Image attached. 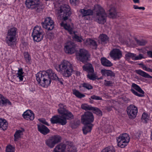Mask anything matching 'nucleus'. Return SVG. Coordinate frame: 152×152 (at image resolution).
Instances as JSON below:
<instances>
[{"instance_id": "1", "label": "nucleus", "mask_w": 152, "mask_h": 152, "mask_svg": "<svg viewBox=\"0 0 152 152\" xmlns=\"http://www.w3.org/2000/svg\"><path fill=\"white\" fill-rule=\"evenodd\" d=\"M57 75L51 69L46 71H40L36 74V79L39 84L44 87L50 85L52 79L55 80Z\"/></svg>"}, {"instance_id": "2", "label": "nucleus", "mask_w": 152, "mask_h": 152, "mask_svg": "<svg viewBox=\"0 0 152 152\" xmlns=\"http://www.w3.org/2000/svg\"><path fill=\"white\" fill-rule=\"evenodd\" d=\"M55 69L63 76L67 77H69L71 75L73 70L72 65L66 60L64 61L60 64L56 66Z\"/></svg>"}, {"instance_id": "3", "label": "nucleus", "mask_w": 152, "mask_h": 152, "mask_svg": "<svg viewBox=\"0 0 152 152\" xmlns=\"http://www.w3.org/2000/svg\"><path fill=\"white\" fill-rule=\"evenodd\" d=\"M17 30V28L15 27L8 30L5 38V41L8 46L12 47H14L16 40Z\"/></svg>"}, {"instance_id": "4", "label": "nucleus", "mask_w": 152, "mask_h": 152, "mask_svg": "<svg viewBox=\"0 0 152 152\" xmlns=\"http://www.w3.org/2000/svg\"><path fill=\"white\" fill-rule=\"evenodd\" d=\"M69 6L66 4H63L56 9V12L60 17L65 21L68 19L72 14Z\"/></svg>"}, {"instance_id": "5", "label": "nucleus", "mask_w": 152, "mask_h": 152, "mask_svg": "<svg viewBox=\"0 0 152 152\" xmlns=\"http://www.w3.org/2000/svg\"><path fill=\"white\" fill-rule=\"evenodd\" d=\"M96 14V21L99 24H103L106 21L107 15L104 10L99 5H97L95 8Z\"/></svg>"}, {"instance_id": "6", "label": "nucleus", "mask_w": 152, "mask_h": 152, "mask_svg": "<svg viewBox=\"0 0 152 152\" xmlns=\"http://www.w3.org/2000/svg\"><path fill=\"white\" fill-rule=\"evenodd\" d=\"M25 4L28 9L39 12L42 10V4L40 0H26Z\"/></svg>"}, {"instance_id": "7", "label": "nucleus", "mask_w": 152, "mask_h": 152, "mask_svg": "<svg viewBox=\"0 0 152 152\" xmlns=\"http://www.w3.org/2000/svg\"><path fill=\"white\" fill-rule=\"evenodd\" d=\"M82 68L83 70L88 73L86 75L87 78L92 80H94L97 79V76L94 73V67L91 64H85L83 66Z\"/></svg>"}, {"instance_id": "8", "label": "nucleus", "mask_w": 152, "mask_h": 152, "mask_svg": "<svg viewBox=\"0 0 152 152\" xmlns=\"http://www.w3.org/2000/svg\"><path fill=\"white\" fill-rule=\"evenodd\" d=\"M44 34L40 26H36L33 30L32 36L34 41L38 42L43 39Z\"/></svg>"}, {"instance_id": "9", "label": "nucleus", "mask_w": 152, "mask_h": 152, "mask_svg": "<svg viewBox=\"0 0 152 152\" xmlns=\"http://www.w3.org/2000/svg\"><path fill=\"white\" fill-rule=\"evenodd\" d=\"M76 56L77 59L83 63L87 62L90 57V55L88 52L84 49H80L76 52Z\"/></svg>"}, {"instance_id": "10", "label": "nucleus", "mask_w": 152, "mask_h": 152, "mask_svg": "<svg viewBox=\"0 0 152 152\" xmlns=\"http://www.w3.org/2000/svg\"><path fill=\"white\" fill-rule=\"evenodd\" d=\"M130 138L127 133H123L117 138L118 146L121 148L125 147L129 142Z\"/></svg>"}, {"instance_id": "11", "label": "nucleus", "mask_w": 152, "mask_h": 152, "mask_svg": "<svg viewBox=\"0 0 152 152\" xmlns=\"http://www.w3.org/2000/svg\"><path fill=\"white\" fill-rule=\"evenodd\" d=\"M81 120L82 123L85 125L91 124L94 121V116L92 113L87 111L81 116Z\"/></svg>"}, {"instance_id": "12", "label": "nucleus", "mask_w": 152, "mask_h": 152, "mask_svg": "<svg viewBox=\"0 0 152 152\" xmlns=\"http://www.w3.org/2000/svg\"><path fill=\"white\" fill-rule=\"evenodd\" d=\"M61 137L59 135H55L50 137L45 141L47 145L50 148H52L55 145L61 142Z\"/></svg>"}, {"instance_id": "13", "label": "nucleus", "mask_w": 152, "mask_h": 152, "mask_svg": "<svg viewBox=\"0 0 152 152\" xmlns=\"http://www.w3.org/2000/svg\"><path fill=\"white\" fill-rule=\"evenodd\" d=\"M50 121L52 124H58L62 125H65L67 123L66 120L62 115L54 116L50 119Z\"/></svg>"}, {"instance_id": "14", "label": "nucleus", "mask_w": 152, "mask_h": 152, "mask_svg": "<svg viewBox=\"0 0 152 152\" xmlns=\"http://www.w3.org/2000/svg\"><path fill=\"white\" fill-rule=\"evenodd\" d=\"M42 27L48 31L53 30L54 27V22L51 17L45 18L44 22L41 23Z\"/></svg>"}, {"instance_id": "15", "label": "nucleus", "mask_w": 152, "mask_h": 152, "mask_svg": "<svg viewBox=\"0 0 152 152\" xmlns=\"http://www.w3.org/2000/svg\"><path fill=\"white\" fill-rule=\"evenodd\" d=\"M132 87L134 89L132 88L130 91L134 95L139 97H142L144 96V92L139 86L134 83H132Z\"/></svg>"}, {"instance_id": "16", "label": "nucleus", "mask_w": 152, "mask_h": 152, "mask_svg": "<svg viewBox=\"0 0 152 152\" xmlns=\"http://www.w3.org/2000/svg\"><path fill=\"white\" fill-rule=\"evenodd\" d=\"M127 112L129 118L133 119L136 117L138 109L136 107L133 105H130L127 108Z\"/></svg>"}, {"instance_id": "17", "label": "nucleus", "mask_w": 152, "mask_h": 152, "mask_svg": "<svg viewBox=\"0 0 152 152\" xmlns=\"http://www.w3.org/2000/svg\"><path fill=\"white\" fill-rule=\"evenodd\" d=\"M75 45L72 42H68L64 47L65 53L68 54H72L75 51Z\"/></svg>"}, {"instance_id": "18", "label": "nucleus", "mask_w": 152, "mask_h": 152, "mask_svg": "<svg viewBox=\"0 0 152 152\" xmlns=\"http://www.w3.org/2000/svg\"><path fill=\"white\" fill-rule=\"evenodd\" d=\"M110 57L115 60H119L122 56L121 51L119 49H114L110 53Z\"/></svg>"}, {"instance_id": "19", "label": "nucleus", "mask_w": 152, "mask_h": 152, "mask_svg": "<svg viewBox=\"0 0 152 152\" xmlns=\"http://www.w3.org/2000/svg\"><path fill=\"white\" fill-rule=\"evenodd\" d=\"M23 117L27 120H33L34 118V114L31 110H26L22 115Z\"/></svg>"}, {"instance_id": "20", "label": "nucleus", "mask_w": 152, "mask_h": 152, "mask_svg": "<svg viewBox=\"0 0 152 152\" xmlns=\"http://www.w3.org/2000/svg\"><path fill=\"white\" fill-rule=\"evenodd\" d=\"M37 126L38 131L44 135H46L50 132V130L41 124H37Z\"/></svg>"}, {"instance_id": "21", "label": "nucleus", "mask_w": 152, "mask_h": 152, "mask_svg": "<svg viewBox=\"0 0 152 152\" xmlns=\"http://www.w3.org/2000/svg\"><path fill=\"white\" fill-rule=\"evenodd\" d=\"M7 105H11L12 103L7 98L0 94V105L1 107L6 106Z\"/></svg>"}, {"instance_id": "22", "label": "nucleus", "mask_w": 152, "mask_h": 152, "mask_svg": "<svg viewBox=\"0 0 152 152\" xmlns=\"http://www.w3.org/2000/svg\"><path fill=\"white\" fill-rule=\"evenodd\" d=\"M66 147L65 144L61 143L55 147L53 152H65Z\"/></svg>"}, {"instance_id": "23", "label": "nucleus", "mask_w": 152, "mask_h": 152, "mask_svg": "<svg viewBox=\"0 0 152 152\" xmlns=\"http://www.w3.org/2000/svg\"><path fill=\"white\" fill-rule=\"evenodd\" d=\"M101 72L103 76L114 77L115 76V73L111 70L106 69H102L101 70Z\"/></svg>"}, {"instance_id": "24", "label": "nucleus", "mask_w": 152, "mask_h": 152, "mask_svg": "<svg viewBox=\"0 0 152 152\" xmlns=\"http://www.w3.org/2000/svg\"><path fill=\"white\" fill-rule=\"evenodd\" d=\"M79 12L82 17L92 15L93 14V10L90 9L86 10L84 9L80 10Z\"/></svg>"}, {"instance_id": "25", "label": "nucleus", "mask_w": 152, "mask_h": 152, "mask_svg": "<svg viewBox=\"0 0 152 152\" xmlns=\"http://www.w3.org/2000/svg\"><path fill=\"white\" fill-rule=\"evenodd\" d=\"M85 43L87 45H90L93 49H96L97 48V43L94 40L90 39H88L86 40Z\"/></svg>"}, {"instance_id": "26", "label": "nucleus", "mask_w": 152, "mask_h": 152, "mask_svg": "<svg viewBox=\"0 0 152 152\" xmlns=\"http://www.w3.org/2000/svg\"><path fill=\"white\" fill-rule=\"evenodd\" d=\"M101 62L102 64L104 66L110 67L113 65V64L111 63V61L104 57L101 58Z\"/></svg>"}, {"instance_id": "27", "label": "nucleus", "mask_w": 152, "mask_h": 152, "mask_svg": "<svg viewBox=\"0 0 152 152\" xmlns=\"http://www.w3.org/2000/svg\"><path fill=\"white\" fill-rule=\"evenodd\" d=\"M135 72L139 75L147 78H152V76L141 69L136 70Z\"/></svg>"}, {"instance_id": "28", "label": "nucleus", "mask_w": 152, "mask_h": 152, "mask_svg": "<svg viewBox=\"0 0 152 152\" xmlns=\"http://www.w3.org/2000/svg\"><path fill=\"white\" fill-rule=\"evenodd\" d=\"M24 131V129L22 128L20 130L17 131L14 135V141H17L20 137L21 136L23 135V133Z\"/></svg>"}, {"instance_id": "29", "label": "nucleus", "mask_w": 152, "mask_h": 152, "mask_svg": "<svg viewBox=\"0 0 152 152\" xmlns=\"http://www.w3.org/2000/svg\"><path fill=\"white\" fill-rule=\"evenodd\" d=\"M58 106L59 108L58 109V113L61 115L63 114L68 110L66 109V106L63 104H59Z\"/></svg>"}, {"instance_id": "30", "label": "nucleus", "mask_w": 152, "mask_h": 152, "mask_svg": "<svg viewBox=\"0 0 152 152\" xmlns=\"http://www.w3.org/2000/svg\"><path fill=\"white\" fill-rule=\"evenodd\" d=\"M66 119L68 120L72 119L74 118V116L72 113L67 110L62 115Z\"/></svg>"}, {"instance_id": "31", "label": "nucleus", "mask_w": 152, "mask_h": 152, "mask_svg": "<svg viewBox=\"0 0 152 152\" xmlns=\"http://www.w3.org/2000/svg\"><path fill=\"white\" fill-rule=\"evenodd\" d=\"M99 37L101 42V43L103 44L107 43L109 41V37L105 34H100Z\"/></svg>"}, {"instance_id": "32", "label": "nucleus", "mask_w": 152, "mask_h": 152, "mask_svg": "<svg viewBox=\"0 0 152 152\" xmlns=\"http://www.w3.org/2000/svg\"><path fill=\"white\" fill-rule=\"evenodd\" d=\"M60 25L62 27H63L64 28L69 31L70 34H72L73 32V29L69 25H68L67 23H64V21H62Z\"/></svg>"}, {"instance_id": "33", "label": "nucleus", "mask_w": 152, "mask_h": 152, "mask_svg": "<svg viewBox=\"0 0 152 152\" xmlns=\"http://www.w3.org/2000/svg\"><path fill=\"white\" fill-rule=\"evenodd\" d=\"M7 123L5 120L0 118V128L4 130L7 129Z\"/></svg>"}, {"instance_id": "34", "label": "nucleus", "mask_w": 152, "mask_h": 152, "mask_svg": "<svg viewBox=\"0 0 152 152\" xmlns=\"http://www.w3.org/2000/svg\"><path fill=\"white\" fill-rule=\"evenodd\" d=\"M89 126L85 125L83 128V131L84 134H86L88 133L91 132L93 125L91 124Z\"/></svg>"}, {"instance_id": "35", "label": "nucleus", "mask_w": 152, "mask_h": 152, "mask_svg": "<svg viewBox=\"0 0 152 152\" xmlns=\"http://www.w3.org/2000/svg\"><path fill=\"white\" fill-rule=\"evenodd\" d=\"M72 92L73 94L77 98L81 99L85 96V95L84 94L81 93L79 91L76 89H73Z\"/></svg>"}, {"instance_id": "36", "label": "nucleus", "mask_w": 152, "mask_h": 152, "mask_svg": "<svg viewBox=\"0 0 152 152\" xmlns=\"http://www.w3.org/2000/svg\"><path fill=\"white\" fill-rule=\"evenodd\" d=\"M108 16L110 18H114L115 17L116 12L115 8L112 7L109 10Z\"/></svg>"}, {"instance_id": "37", "label": "nucleus", "mask_w": 152, "mask_h": 152, "mask_svg": "<svg viewBox=\"0 0 152 152\" xmlns=\"http://www.w3.org/2000/svg\"><path fill=\"white\" fill-rule=\"evenodd\" d=\"M24 72H23V69L22 68L19 69L18 72L17 74V77H18L20 80V81H22L23 80V77L24 76L23 75Z\"/></svg>"}, {"instance_id": "38", "label": "nucleus", "mask_w": 152, "mask_h": 152, "mask_svg": "<svg viewBox=\"0 0 152 152\" xmlns=\"http://www.w3.org/2000/svg\"><path fill=\"white\" fill-rule=\"evenodd\" d=\"M81 86H79V88L82 87L88 90H91L93 89V87L91 85L88 83H83L81 84Z\"/></svg>"}, {"instance_id": "39", "label": "nucleus", "mask_w": 152, "mask_h": 152, "mask_svg": "<svg viewBox=\"0 0 152 152\" xmlns=\"http://www.w3.org/2000/svg\"><path fill=\"white\" fill-rule=\"evenodd\" d=\"M76 147L74 146L73 144L70 142V145H69L67 148V152H76Z\"/></svg>"}, {"instance_id": "40", "label": "nucleus", "mask_w": 152, "mask_h": 152, "mask_svg": "<svg viewBox=\"0 0 152 152\" xmlns=\"http://www.w3.org/2000/svg\"><path fill=\"white\" fill-rule=\"evenodd\" d=\"M81 108L85 110H92L93 107L91 105H88L87 104H82L81 105Z\"/></svg>"}, {"instance_id": "41", "label": "nucleus", "mask_w": 152, "mask_h": 152, "mask_svg": "<svg viewBox=\"0 0 152 152\" xmlns=\"http://www.w3.org/2000/svg\"><path fill=\"white\" fill-rule=\"evenodd\" d=\"M101 152H115V151L113 146H109L103 149Z\"/></svg>"}, {"instance_id": "42", "label": "nucleus", "mask_w": 152, "mask_h": 152, "mask_svg": "<svg viewBox=\"0 0 152 152\" xmlns=\"http://www.w3.org/2000/svg\"><path fill=\"white\" fill-rule=\"evenodd\" d=\"M24 58L27 63H29L30 61L31 60V57L30 55L28 54V52H25L24 53Z\"/></svg>"}, {"instance_id": "43", "label": "nucleus", "mask_w": 152, "mask_h": 152, "mask_svg": "<svg viewBox=\"0 0 152 152\" xmlns=\"http://www.w3.org/2000/svg\"><path fill=\"white\" fill-rule=\"evenodd\" d=\"M92 109V110L93 111L94 113L96 114L97 115H102V112L98 108L93 107Z\"/></svg>"}, {"instance_id": "44", "label": "nucleus", "mask_w": 152, "mask_h": 152, "mask_svg": "<svg viewBox=\"0 0 152 152\" xmlns=\"http://www.w3.org/2000/svg\"><path fill=\"white\" fill-rule=\"evenodd\" d=\"M135 41L137 44L140 46H144L147 43V41L143 39L140 40L136 39Z\"/></svg>"}, {"instance_id": "45", "label": "nucleus", "mask_w": 152, "mask_h": 152, "mask_svg": "<svg viewBox=\"0 0 152 152\" xmlns=\"http://www.w3.org/2000/svg\"><path fill=\"white\" fill-rule=\"evenodd\" d=\"M15 148L11 145H10L6 147V152H15Z\"/></svg>"}, {"instance_id": "46", "label": "nucleus", "mask_w": 152, "mask_h": 152, "mask_svg": "<svg viewBox=\"0 0 152 152\" xmlns=\"http://www.w3.org/2000/svg\"><path fill=\"white\" fill-rule=\"evenodd\" d=\"M136 54L131 53H128L125 55V56L127 58H131L134 60Z\"/></svg>"}, {"instance_id": "47", "label": "nucleus", "mask_w": 152, "mask_h": 152, "mask_svg": "<svg viewBox=\"0 0 152 152\" xmlns=\"http://www.w3.org/2000/svg\"><path fill=\"white\" fill-rule=\"evenodd\" d=\"M73 38L78 42H81L82 41L83 39L82 37H79L76 34H75Z\"/></svg>"}, {"instance_id": "48", "label": "nucleus", "mask_w": 152, "mask_h": 152, "mask_svg": "<svg viewBox=\"0 0 152 152\" xmlns=\"http://www.w3.org/2000/svg\"><path fill=\"white\" fill-rule=\"evenodd\" d=\"M148 114L145 113H144L142 115V120H144L145 122H146L148 120Z\"/></svg>"}, {"instance_id": "49", "label": "nucleus", "mask_w": 152, "mask_h": 152, "mask_svg": "<svg viewBox=\"0 0 152 152\" xmlns=\"http://www.w3.org/2000/svg\"><path fill=\"white\" fill-rule=\"evenodd\" d=\"M104 85L107 86H113V83L111 81H107L106 80H104Z\"/></svg>"}, {"instance_id": "50", "label": "nucleus", "mask_w": 152, "mask_h": 152, "mask_svg": "<svg viewBox=\"0 0 152 152\" xmlns=\"http://www.w3.org/2000/svg\"><path fill=\"white\" fill-rule=\"evenodd\" d=\"M91 99L95 100H101L102 99V98L101 97L94 95L91 96Z\"/></svg>"}, {"instance_id": "51", "label": "nucleus", "mask_w": 152, "mask_h": 152, "mask_svg": "<svg viewBox=\"0 0 152 152\" xmlns=\"http://www.w3.org/2000/svg\"><path fill=\"white\" fill-rule=\"evenodd\" d=\"M143 55L141 54H140L138 56H135L134 59V60H140L143 58Z\"/></svg>"}, {"instance_id": "52", "label": "nucleus", "mask_w": 152, "mask_h": 152, "mask_svg": "<svg viewBox=\"0 0 152 152\" xmlns=\"http://www.w3.org/2000/svg\"><path fill=\"white\" fill-rule=\"evenodd\" d=\"M38 120L41 123H43V124L46 125L47 126H49V125L48 123L44 119L42 118H39L38 119Z\"/></svg>"}, {"instance_id": "53", "label": "nucleus", "mask_w": 152, "mask_h": 152, "mask_svg": "<svg viewBox=\"0 0 152 152\" xmlns=\"http://www.w3.org/2000/svg\"><path fill=\"white\" fill-rule=\"evenodd\" d=\"M56 79L54 80H55L56 81H58V82L60 83V84L61 85L63 84V81H64V80L62 78H59L58 77V76H57Z\"/></svg>"}, {"instance_id": "54", "label": "nucleus", "mask_w": 152, "mask_h": 152, "mask_svg": "<svg viewBox=\"0 0 152 152\" xmlns=\"http://www.w3.org/2000/svg\"><path fill=\"white\" fill-rule=\"evenodd\" d=\"M70 3L72 5L75 6L78 0H69Z\"/></svg>"}, {"instance_id": "55", "label": "nucleus", "mask_w": 152, "mask_h": 152, "mask_svg": "<svg viewBox=\"0 0 152 152\" xmlns=\"http://www.w3.org/2000/svg\"><path fill=\"white\" fill-rule=\"evenodd\" d=\"M143 69L149 72H152V69L147 67L146 66H143Z\"/></svg>"}, {"instance_id": "56", "label": "nucleus", "mask_w": 152, "mask_h": 152, "mask_svg": "<svg viewBox=\"0 0 152 152\" xmlns=\"http://www.w3.org/2000/svg\"><path fill=\"white\" fill-rule=\"evenodd\" d=\"M147 53L148 57L152 58V50L147 51Z\"/></svg>"}, {"instance_id": "57", "label": "nucleus", "mask_w": 152, "mask_h": 152, "mask_svg": "<svg viewBox=\"0 0 152 152\" xmlns=\"http://www.w3.org/2000/svg\"><path fill=\"white\" fill-rule=\"evenodd\" d=\"M133 1L135 3H140L139 0H133Z\"/></svg>"}, {"instance_id": "58", "label": "nucleus", "mask_w": 152, "mask_h": 152, "mask_svg": "<svg viewBox=\"0 0 152 152\" xmlns=\"http://www.w3.org/2000/svg\"><path fill=\"white\" fill-rule=\"evenodd\" d=\"M133 8L135 9H139V7H138V6H137L136 5H134L133 6Z\"/></svg>"}, {"instance_id": "59", "label": "nucleus", "mask_w": 152, "mask_h": 152, "mask_svg": "<svg viewBox=\"0 0 152 152\" xmlns=\"http://www.w3.org/2000/svg\"><path fill=\"white\" fill-rule=\"evenodd\" d=\"M139 65L141 66L142 68L143 69V66H145V65L143 64L142 63H140L139 64Z\"/></svg>"}, {"instance_id": "60", "label": "nucleus", "mask_w": 152, "mask_h": 152, "mask_svg": "<svg viewBox=\"0 0 152 152\" xmlns=\"http://www.w3.org/2000/svg\"><path fill=\"white\" fill-rule=\"evenodd\" d=\"M139 9L144 10L145 8L144 7H139Z\"/></svg>"}, {"instance_id": "61", "label": "nucleus", "mask_w": 152, "mask_h": 152, "mask_svg": "<svg viewBox=\"0 0 152 152\" xmlns=\"http://www.w3.org/2000/svg\"><path fill=\"white\" fill-rule=\"evenodd\" d=\"M102 79V77H100L98 79Z\"/></svg>"}, {"instance_id": "62", "label": "nucleus", "mask_w": 152, "mask_h": 152, "mask_svg": "<svg viewBox=\"0 0 152 152\" xmlns=\"http://www.w3.org/2000/svg\"><path fill=\"white\" fill-rule=\"evenodd\" d=\"M92 102H93V101H90V102L91 103H92Z\"/></svg>"}, {"instance_id": "63", "label": "nucleus", "mask_w": 152, "mask_h": 152, "mask_svg": "<svg viewBox=\"0 0 152 152\" xmlns=\"http://www.w3.org/2000/svg\"><path fill=\"white\" fill-rule=\"evenodd\" d=\"M110 109H109V111H110Z\"/></svg>"}, {"instance_id": "64", "label": "nucleus", "mask_w": 152, "mask_h": 152, "mask_svg": "<svg viewBox=\"0 0 152 152\" xmlns=\"http://www.w3.org/2000/svg\"><path fill=\"white\" fill-rule=\"evenodd\" d=\"M89 99L90 100V101L91 100V99L90 98H89Z\"/></svg>"}]
</instances>
